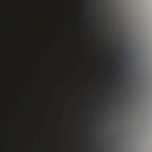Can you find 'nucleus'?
Instances as JSON below:
<instances>
[{
    "label": "nucleus",
    "instance_id": "f257e3e1",
    "mask_svg": "<svg viewBox=\"0 0 152 152\" xmlns=\"http://www.w3.org/2000/svg\"><path fill=\"white\" fill-rule=\"evenodd\" d=\"M2 74H1V133H60V132H3L2 129Z\"/></svg>",
    "mask_w": 152,
    "mask_h": 152
},
{
    "label": "nucleus",
    "instance_id": "f03ea898",
    "mask_svg": "<svg viewBox=\"0 0 152 152\" xmlns=\"http://www.w3.org/2000/svg\"><path fill=\"white\" fill-rule=\"evenodd\" d=\"M5 143L7 147L8 148H11V145L13 144L12 140L10 138H7L6 139Z\"/></svg>",
    "mask_w": 152,
    "mask_h": 152
},
{
    "label": "nucleus",
    "instance_id": "7ed1b4c3",
    "mask_svg": "<svg viewBox=\"0 0 152 152\" xmlns=\"http://www.w3.org/2000/svg\"><path fill=\"white\" fill-rule=\"evenodd\" d=\"M6 123L8 125L10 126H14L15 124V122L13 120L8 119Z\"/></svg>",
    "mask_w": 152,
    "mask_h": 152
},
{
    "label": "nucleus",
    "instance_id": "20e7f679",
    "mask_svg": "<svg viewBox=\"0 0 152 152\" xmlns=\"http://www.w3.org/2000/svg\"><path fill=\"white\" fill-rule=\"evenodd\" d=\"M10 57L8 56H7V59L6 60V61L7 62V65H8V67H11L12 66V64H10V63H8V62H9V61L10 60Z\"/></svg>",
    "mask_w": 152,
    "mask_h": 152
},
{
    "label": "nucleus",
    "instance_id": "39448f33",
    "mask_svg": "<svg viewBox=\"0 0 152 152\" xmlns=\"http://www.w3.org/2000/svg\"><path fill=\"white\" fill-rule=\"evenodd\" d=\"M86 128L87 129L91 128H95V126H90V125H86L85 126Z\"/></svg>",
    "mask_w": 152,
    "mask_h": 152
},
{
    "label": "nucleus",
    "instance_id": "423d86ee",
    "mask_svg": "<svg viewBox=\"0 0 152 152\" xmlns=\"http://www.w3.org/2000/svg\"><path fill=\"white\" fill-rule=\"evenodd\" d=\"M10 36V34L9 33H7V35L6 36L7 38L8 39L9 37Z\"/></svg>",
    "mask_w": 152,
    "mask_h": 152
},
{
    "label": "nucleus",
    "instance_id": "0eeeda50",
    "mask_svg": "<svg viewBox=\"0 0 152 152\" xmlns=\"http://www.w3.org/2000/svg\"><path fill=\"white\" fill-rule=\"evenodd\" d=\"M7 31H8V29L9 28V26H8V25H7Z\"/></svg>",
    "mask_w": 152,
    "mask_h": 152
},
{
    "label": "nucleus",
    "instance_id": "6e6552de",
    "mask_svg": "<svg viewBox=\"0 0 152 152\" xmlns=\"http://www.w3.org/2000/svg\"><path fill=\"white\" fill-rule=\"evenodd\" d=\"M6 52H7V55L9 53V50H8V49L6 50Z\"/></svg>",
    "mask_w": 152,
    "mask_h": 152
},
{
    "label": "nucleus",
    "instance_id": "1a4fd4ad",
    "mask_svg": "<svg viewBox=\"0 0 152 152\" xmlns=\"http://www.w3.org/2000/svg\"><path fill=\"white\" fill-rule=\"evenodd\" d=\"M6 45L7 46V47H8V43H6Z\"/></svg>",
    "mask_w": 152,
    "mask_h": 152
},
{
    "label": "nucleus",
    "instance_id": "9d476101",
    "mask_svg": "<svg viewBox=\"0 0 152 152\" xmlns=\"http://www.w3.org/2000/svg\"><path fill=\"white\" fill-rule=\"evenodd\" d=\"M10 18H9L8 19V20H7V22H8V21H10Z\"/></svg>",
    "mask_w": 152,
    "mask_h": 152
},
{
    "label": "nucleus",
    "instance_id": "9b49d317",
    "mask_svg": "<svg viewBox=\"0 0 152 152\" xmlns=\"http://www.w3.org/2000/svg\"><path fill=\"white\" fill-rule=\"evenodd\" d=\"M7 152H10V151L9 150H7Z\"/></svg>",
    "mask_w": 152,
    "mask_h": 152
},
{
    "label": "nucleus",
    "instance_id": "f8f14e48",
    "mask_svg": "<svg viewBox=\"0 0 152 152\" xmlns=\"http://www.w3.org/2000/svg\"><path fill=\"white\" fill-rule=\"evenodd\" d=\"M16 123H17V124H19V122H17Z\"/></svg>",
    "mask_w": 152,
    "mask_h": 152
},
{
    "label": "nucleus",
    "instance_id": "ddd939ff",
    "mask_svg": "<svg viewBox=\"0 0 152 152\" xmlns=\"http://www.w3.org/2000/svg\"><path fill=\"white\" fill-rule=\"evenodd\" d=\"M8 14H9V12H8Z\"/></svg>",
    "mask_w": 152,
    "mask_h": 152
},
{
    "label": "nucleus",
    "instance_id": "4468645a",
    "mask_svg": "<svg viewBox=\"0 0 152 152\" xmlns=\"http://www.w3.org/2000/svg\"><path fill=\"white\" fill-rule=\"evenodd\" d=\"M96 123H97V122H96Z\"/></svg>",
    "mask_w": 152,
    "mask_h": 152
}]
</instances>
